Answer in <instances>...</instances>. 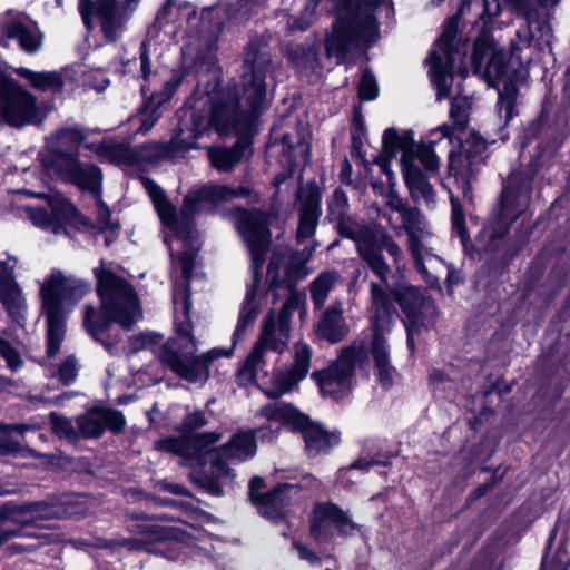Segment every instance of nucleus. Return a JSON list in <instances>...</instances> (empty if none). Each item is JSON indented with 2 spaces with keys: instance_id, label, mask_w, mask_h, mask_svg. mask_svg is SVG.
Wrapping results in <instances>:
<instances>
[{
  "instance_id": "nucleus-1",
  "label": "nucleus",
  "mask_w": 570,
  "mask_h": 570,
  "mask_svg": "<svg viewBox=\"0 0 570 570\" xmlns=\"http://www.w3.org/2000/svg\"><path fill=\"white\" fill-rule=\"evenodd\" d=\"M94 273L97 278V294L101 302V311L87 305L83 326L110 354H115V345L102 340L100 335L114 322L125 330H130L142 317V311L134 287L125 278L105 267H97Z\"/></svg>"
},
{
  "instance_id": "nucleus-2",
  "label": "nucleus",
  "mask_w": 570,
  "mask_h": 570,
  "mask_svg": "<svg viewBox=\"0 0 570 570\" xmlns=\"http://www.w3.org/2000/svg\"><path fill=\"white\" fill-rule=\"evenodd\" d=\"M208 423L202 411L188 413L177 428L178 435L168 436L157 442V448L189 459L191 479L195 483L214 492V434H196L195 431Z\"/></svg>"
},
{
  "instance_id": "nucleus-3",
  "label": "nucleus",
  "mask_w": 570,
  "mask_h": 570,
  "mask_svg": "<svg viewBox=\"0 0 570 570\" xmlns=\"http://www.w3.org/2000/svg\"><path fill=\"white\" fill-rule=\"evenodd\" d=\"M90 291L89 283L57 271L41 285L42 311L47 320V354L55 356L63 341L65 318L70 308Z\"/></svg>"
},
{
  "instance_id": "nucleus-4",
  "label": "nucleus",
  "mask_w": 570,
  "mask_h": 570,
  "mask_svg": "<svg viewBox=\"0 0 570 570\" xmlns=\"http://www.w3.org/2000/svg\"><path fill=\"white\" fill-rule=\"evenodd\" d=\"M257 415L269 422H278L287 431L299 434L304 452L309 459L330 454L342 442L338 429H326L322 422L313 420L289 402L267 403L258 410Z\"/></svg>"
},
{
  "instance_id": "nucleus-5",
  "label": "nucleus",
  "mask_w": 570,
  "mask_h": 570,
  "mask_svg": "<svg viewBox=\"0 0 570 570\" xmlns=\"http://www.w3.org/2000/svg\"><path fill=\"white\" fill-rule=\"evenodd\" d=\"M191 127L188 134L183 128L176 129L168 142H154L147 146L146 156L153 161L168 160L176 163L190 149L199 145L196 140L208 135L214 127V88L210 85L197 86L191 96Z\"/></svg>"
},
{
  "instance_id": "nucleus-6",
  "label": "nucleus",
  "mask_w": 570,
  "mask_h": 570,
  "mask_svg": "<svg viewBox=\"0 0 570 570\" xmlns=\"http://www.w3.org/2000/svg\"><path fill=\"white\" fill-rule=\"evenodd\" d=\"M450 116L453 119L456 145L448 156V174L454 178L463 197H468L472 194V180L489 157L488 142L479 131L469 129V118L465 114L451 109Z\"/></svg>"
},
{
  "instance_id": "nucleus-7",
  "label": "nucleus",
  "mask_w": 570,
  "mask_h": 570,
  "mask_svg": "<svg viewBox=\"0 0 570 570\" xmlns=\"http://www.w3.org/2000/svg\"><path fill=\"white\" fill-rule=\"evenodd\" d=\"M334 220L336 222L335 229L337 234L343 238L355 242L360 258L385 283L391 268L383 256V252L385 250L392 257L394 264H399L403 257V252L393 236L382 227L365 226L356 230L357 223L346 213H337Z\"/></svg>"
},
{
  "instance_id": "nucleus-8",
  "label": "nucleus",
  "mask_w": 570,
  "mask_h": 570,
  "mask_svg": "<svg viewBox=\"0 0 570 570\" xmlns=\"http://www.w3.org/2000/svg\"><path fill=\"white\" fill-rule=\"evenodd\" d=\"M332 23V32L325 37L324 48L327 57L335 56L343 61L352 49L368 50L380 39V23L376 16L360 7H347Z\"/></svg>"
},
{
  "instance_id": "nucleus-9",
  "label": "nucleus",
  "mask_w": 570,
  "mask_h": 570,
  "mask_svg": "<svg viewBox=\"0 0 570 570\" xmlns=\"http://www.w3.org/2000/svg\"><path fill=\"white\" fill-rule=\"evenodd\" d=\"M261 117L253 110L243 109L236 85L223 87V68L216 59V134L223 137L233 135L236 137L235 147L250 148Z\"/></svg>"
},
{
  "instance_id": "nucleus-10",
  "label": "nucleus",
  "mask_w": 570,
  "mask_h": 570,
  "mask_svg": "<svg viewBox=\"0 0 570 570\" xmlns=\"http://www.w3.org/2000/svg\"><path fill=\"white\" fill-rule=\"evenodd\" d=\"M191 302L188 293L181 294V309L183 315L187 321L176 323L177 334L176 340H169L165 343L159 352L158 357L165 366L169 367L174 373L191 383H203L209 377V366L205 358L195 357L193 350H187L184 341H188L195 346L191 336V325L189 322V311Z\"/></svg>"
},
{
  "instance_id": "nucleus-11",
  "label": "nucleus",
  "mask_w": 570,
  "mask_h": 570,
  "mask_svg": "<svg viewBox=\"0 0 570 570\" xmlns=\"http://www.w3.org/2000/svg\"><path fill=\"white\" fill-rule=\"evenodd\" d=\"M272 63L268 43L250 38L244 49L242 96L249 110L263 115L269 107L266 77Z\"/></svg>"
},
{
  "instance_id": "nucleus-12",
  "label": "nucleus",
  "mask_w": 570,
  "mask_h": 570,
  "mask_svg": "<svg viewBox=\"0 0 570 570\" xmlns=\"http://www.w3.org/2000/svg\"><path fill=\"white\" fill-rule=\"evenodd\" d=\"M41 121L38 98L0 70V125L21 129Z\"/></svg>"
},
{
  "instance_id": "nucleus-13",
  "label": "nucleus",
  "mask_w": 570,
  "mask_h": 570,
  "mask_svg": "<svg viewBox=\"0 0 570 570\" xmlns=\"http://www.w3.org/2000/svg\"><path fill=\"white\" fill-rule=\"evenodd\" d=\"M570 355V347L557 336L551 343L543 347L535 363V373L539 381L537 395L549 405H556L566 391L567 362Z\"/></svg>"
},
{
  "instance_id": "nucleus-14",
  "label": "nucleus",
  "mask_w": 570,
  "mask_h": 570,
  "mask_svg": "<svg viewBox=\"0 0 570 570\" xmlns=\"http://www.w3.org/2000/svg\"><path fill=\"white\" fill-rule=\"evenodd\" d=\"M141 0H79L78 10L88 30L94 29V17L99 20L104 37L116 42Z\"/></svg>"
},
{
  "instance_id": "nucleus-15",
  "label": "nucleus",
  "mask_w": 570,
  "mask_h": 570,
  "mask_svg": "<svg viewBox=\"0 0 570 570\" xmlns=\"http://www.w3.org/2000/svg\"><path fill=\"white\" fill-rule=\"evenodd\" d=\"M309 535L320 544H328L336 534L341 538H348L358 529L348 513L333 501L317 502L309 514Z\"/></svg>"
},
{
  "instance_id": "nucleus-16",
  "label": "nucleus",
  "mask_w": 570,
  "mask_h": 570,
  "mask_svg": "<svg viewBox=\"0 0 570 570\" xmlns=\"http://www.w3.org/2000/svg\"><path fill=\"white\" fill-rule=\"evenodd\" d=\"M272 242H258L253 244H247V248L250 255L252 265L254 268L253 272V282L247 287L245 299L240 306L238 320L236 327L233 333L234 345L236 342L244 337L246 330L248 326H252L259 314V306L256 301L257 297V288L261 282V272L259 269L265 263L266 255L269 250Z\"/></svg>"
},
{
  "instance_id": "nucleus-17",
  "label": "nucleus",
  "mask_w": 570,
  "mask_h": 570,
  "mask_svg": "<svg viewBox=\"0 0 570 570\" xmlns=\"http://www.w3.org/2000/svg\"><path fill=\"white\" fill-rule=\"evenodd\" d=\"M390 295L404 314L403 324H435L438 306L431 297L424 295L421 287L400 283Z\"/></svg>"
},
{
  "instance_id": "nucleus-18",
  "label": "nucleus",
  "mask_w": 570,
  "mask_h": 570,
  "mask_svg": "<svg viewBox=\"0 0 570 570\" xmlns=\"http://www.w3.org/2000/svg\"><path fill=\"white\" fill-rule=\"evenodd\" d=\"M18 263L17 256L8 252L0 254V302L9 317L22 325L26 320L27 303L14 275Z\"/></svg>"
},
{
  "instance_id": "nucleus-19",
  "label": "nucleus",
  "mask_w": 570,
  "mask_h": 570,
  "mask_svg": "<svg viewBox=\"0 0 570 570\" xmlns=\"http://www.w3.org/2000/svg\"><path fill=\"white\" fill-rule=\"evenodd\" d=\"M312 348L307 343L298 342L294 344V361L286 370L273 372L271 389L262 391L269 400H277L286 393H289L303 381L311 367Z\"/></svg>"
},
{
  "instance_id": "nucleus-20",
  "label": "nucleus",
  "mask_w": 570,
  "mask_h": 570,
  "mask_svg": "<svg viewBox=\"0 0 570 570\" xmlns=\"http://www.w3.org/2000/svg\"><path fill=\"white\" fill-rule=\"evenodd\" d=\"M57 173L67 181L99 196L102 185L100 168L91 163H83L77 156H65L53 164Z\"/></svg>"
},
{
  "instance_id": "nucleus-21",
  "label": "nucleus",
  "mask_w": 570,
  "mask_h": 570,
  "mask_svg": "<svg viewBox=\"0 0 570 570\" xmlns=\"http://www.w3.org/2000/svg\"><path fill=\"white\" fill-rule=\"evenodd\" d=\"M234 218L237 232L247 244L272 242L269 213L262 208L236 207Z\"/></svg>"
},
{
  "instance_id": "nucleus-22",
  "label": "nucleus",
  "mask_w": 570,
  "mask_h": 570,
  "mask_svg": "<svg viewBox=\"0 0 570 570\" xmlns=\"http://www.w3.org/2000/svg\"><path fill=\"white\" fill-rule=\"evenodd\" d=\"M299 209L296 240L302 243L316 233L320 217L322 215L321 202L322 191L315 181L307 184L305 189L298 194Z\"/></svg>"
},
{
  "instance_id": "nucleus-23",
  "label": "nucleus",
  "mask_w": 570,
  "mask_h": 570,
  "mask_svg": "<svg viewBox=\"0 0 570 570\" xmlns=\"http://www.w3.org/2000/svg\"><path fill=\"white\" fill-rule=\"evenodd\" d=\"M371 297L374 306V315L371 318V346H375V343H381V346L387 345L385 334L390 333L392 317L397 314V311L391 295L375 282L371 284Z\"/></svg>"
},
{
  "instance_id": "nucleus-24",
  "label": "nucleus",
  "mask_w": 570,
  "mask_h": 570,
  "mask_svg": "<svg viewBox=\"0 0 570 570\" xmlns=\"http://www.w3.org/2000/svg\"><path fill=\"white\" fill-rule=\"evenodd\" d=\"M302 490L299 484L279 482L258 499L256 507L259 513L273 521L279 522L286 519V510L292 505L293 497Z\"/></svg>"
},
{
  "instance_id": "nucleus-25",
  "label": "nucleus",
  "mask_w": 570,
  "mask_h": 570,
  "mask_svg": "<svg viewBox=\"0 0 570 570\" xmlns=\"http://www.w3.org/2000/svg\"><path fill=\"white\" fill-rule=\"evenodd\" d=\"M79 436L99 438L106 429L119 433L126 425V419L121 412L109 409L88 411L76 420Z\"/></svg>"
},
{
  "instance_id": "nucleus-26",
  "label": "nucleus",
  "mask_w": 570,
  "mask_h": 570,
  "mask_svg": "<svg viewBox=\"0 0 570 570\" xmlns=\"http://www.w3.org/2000/svg\"><path fill=\"white\" fill-rule=\"evenodd\" d=\"M257 449V430L247 429L233 433L225 444L216 446V452L233 463H242L253 459Z\"/></svg>"
},
{
  "instance_id": "nucleus-27",
  "label": "nucleus",
  "mask_w": 570,
  "mask_h": 570,
  "mask_svg": "<svg viewBox=\"0 0 570 570\" xmlns=\"http://www.w3.org/2000/svg\"><path fill=\"white\" fill-rule=\"evenodd\" d=\"M178 226H180V223ZM178 228L185 233V236L179 237L176 232H173V239L165 237V242L169 247L171 257L175 256L173 243L176 242L180 244L183 250L177 255V259L180 265L183 276L186 278V281H189L195 266L196 253L199 248V243L193 225H190L188 222H183L181 227Z\"/></svg>"
},
{
  "instance_id": "nucleus-28",
  "label": "nucleus",
  "mask_w": 570,
  "mask_h": 570,
  "mask_svg": "<svg viewBox=\"0 0 570 570\" xmlns=\"http://www.w3.org/2000/svg\"><path fill=\"white\" fill-rule=\"evenodd\" d=\"M88 131L78 125L58 129L48 140L53 156L52 163H58L65 156H77L79 146L87 139Z\"/></svg>"
},
{
  "instance_id": "nucleus-29",
  "label": "nucleus",
  "mask_w": 570,
  "mask_h": 570,
  "mask_svg": "<svg viewBox=\"0 0 570 570\" xmlns=\"http://www.w3.org/2000/svg\"><path fill=\"white\" fill-rule=\"evenodd\" d=\"M544 273H546V263L543 261V258L539 257V256H535L529 264L525 273H524V277H523V297L522 299L519 302V304H517L515 306L512 307V309L509 312L507 309V313L508 315L502 320V325L503 326H515L519 321H520V315L522 313V309H523V302L525 299V296L532 292L537 285L541 282V279L543 278L544 276ZM508 304L507 303H503L502 305H500V312H503L505 311Z\"/></svg>"
},
{
  "instance_id": "nucleus-30",
  "label": "nucleus",
  "mask_w": 570,
  "mask_h": 570,
  "mask_svg": "<svg viewBox=\"0 0 570 570\" xmlns=\"http://www.w3.org/2000/svg\"><path fill=\"white\" fill-rule=\"evenodd\" d=\"M521 248L522 246L517 243L510 244L503 248L502 253L489 258L476 273L479 282L484 283L487 287L499 283L509 268L508 265L519 255Z\"/></svg>"
},
{
  "instance_id": "nucleus-31",
  "label": "nucleus",
  "mask_w": 570,
  "mask_h": 570,
  "mask_svg": "<svg viewBox=\"0 0 570 570\" xmlns=\"http://www.w3.org/2000/svg\"><path fill=\"white\" fill-rule=\"evenodd\" d=\"M348 331L342 308L333 305L322 313L315 327L316 335L331 344L342 342L348 334Z\"/></svg>"
},
{
  "instance_id": "nucleus-32",
  "label": "nucleus",
  "mask_w": 570,
  "mask_h": 570,
  "mask_svg": "<svg viewBox=\"0 0 570 570\" xmlns=\"http://www.w3.org/2000/svg\"><path fill=\"white\" fill-rule=\"evenodd\" d=\"M415 157L401 155V167L405 186L412 197L420 194L425 202L433 200L435 193L429 177L414 163Z\"/></svg>"
},
{
  "instance_id": "nucleus-33",
  "label": "nucleus",
  "mask_w": 570,
  "mask_h": 570,
  "mask_svg": "<svg viewBox=\"0 0 570 570\" xmlns=\"http://www.w3.org/2000/svg\"><path fill=\"white\" fill-rule=\"evenodd\" d=\"M214 208V186L209 184L195 186L184 198L178 223L188 222L195 214L210 212Z\"/></svg>"
},
{
  "instance_id": "nucleus-34",
  "label": "nucleus",
  "mask_w": 570,
  "mask_h": 570,
  "mask_svg": "<svg viewBox=\"0 0 570 570\" xmlns=\"http://www.w3.org/2000/svg\"><path fill=\"white\" fill-rule=\"evenodd\" d=\"M20 193L27 196L42 198L47 202L53 222L60 227V234L66 232V224L72 222L78 214L77 208L61 193L50 191L42 194L29 189H23Z\"/></svg>"
},
{
  "instance_id": "nucleus-35",
  "label": "nucleus",
  "mask_w": 570,
  "mask_h": 570,
  "mask_svg": "<svg viewBox=\"0 0 570 570\" xmlns=\"http://www.w3.org/2000/svg\"><path fill=\"white\" fill-rule=\"evenodd\" d=\"M415 140L413 130H405L401 135L394 127H389L382 135L381 153L376 157H384L385 161L394 159L397 151L402 155L406 154L409 157H415Z\"/></svg>"
},
{
  "instance_id": "nucleus-36",
  "label": "nucleus",
  "mask_w": 570,
  "mask_h": 570,
  "mask_svg": "<svg viewBox=\"0 0 570 570\" xmlns=\"http://www.w3.org/2000/svg\"><path fill=\"white\" fill-rule=\"evenodd\" d=\"M311 379L316 383L324 397H331L336 402L342 401L346 396L345 387L351 380L348 376L335 375L332 365L314 371L311 374Z\"/></svg>"
},
{
  "instance_id": "nucleus-37",
  "label": "nucleus",
  "mask_w": 570,
  "mask_h": 570,
  "mask_svg": "<svg viewBox=\"0 0 570 570\" xmlns=\"http://www.w3.org/2000/svg\"><path fill=\"white\" fill-rule=\"evenodd\" d=\"M144 186L148 191L158 216L164 225L168 226L171 232H176L179 237H184L185 233L178 228L176 209L167 199L164 190L154 180L144 179Z\"/></svg>"
},
{
  "instance_id": "nucleus-38",
  "label": "nucleus",
  "mask_w": 570,
  "mask_h": 570,
  "mask_svg": "<svg viewBox=\"0 0 570 570\" xmlns=\"http://www.w3.org/2000/svg\"><path fill=\"white\" fill-rule=\"evenodd\" d=\"M512 391V385L509 384L502 376L492 380L490 374L484 382L483 391L481 394L482 405L480 415H491L494 410L499 407L503 397Z\"/></svg>"
},
{
  "instance_id": "nucleus-39",
  "label": "nucleus",
  "mask_w": 570,
  "mask_h": 570,
  "mask_svg": "<svg viewBox=\"0 0 570 570\" xmlns=\"http://www.w3.org/2000/svg\"><path fill=\"white\" fill-rule=\"evenodd\" d=\"M14 71L36 90L60 92L63 88V78L58 71H35L24 67Z\"/></svg>"
},
{
  "instance_id": "nucleus-40",
  "label": "nucleus",
  "mask_w": 570,
  "mask_h": 570,
  "mask_svg": "<svg viewBox=\"0 0 570 570\" xmlns=\"http://www.w3.org/2000/svg\"><path fill=\"white\" fill-rule=\"evenodd\" d=\"M7 35L10 39H16L20 48L28 52L35 53L41 46V35L38 28L32 23L22 21L11 22L7 28Z\"/></svg>"
},
{
  "instance_id": "nucleus-41",
  "label": "nucleus",
  "mask_w": 570,
  "mask_h": 570,
  "mask_svg": "<svg viewBox=\"0 0 570 570\" xmlns=\"http://www.w3.org/2000/svg\"><path fill=\"white\" fill-rule=\"evenodd\" d=\"M371 355L374 362L375 377L377 383L385 390L393 386V374L396 372L395 367L391 364L389 345L371 346Z\"/></svg>"
},
{
  "instance_id": "nucleus-42",
  "label": "nucleus",
  "mask_w": 570,
  "mask_h": 570,
  "mask_svg": "<svg viewBox=\"0 0 570 570\" xmlns=\"http://www.w3.org/2000/svg\"><path fill=\"white\" fill-rule=\"evenodd\" d=\"M366 138V125L362 114L361 106H353L352 121H351V156L358 159L364 166H367V160L363 151V140Z\"/></svg>"
},
{
  "instance_id": "nucleus-43",
  "label": "nucleus",
  "mask_w": 570,
  "mask_h": 570,
  "mask_svg": "<svg viewBox=\"0 0 570 570\" xmlns=\"http://www.w3.org/2000/svg\"><path fill=\"white\" fill-rule=\"evenodd\" d=\"M510 56L502 49L495 48L489 57L485 66H483V76L490 87L498 88L497 80H501L508 76Z\"/></svg>"
},
{
  "instance_id": "nucleus-44",
  "label": "nucleus",
  "mask_w": 570,
  "mask_h": 570,
  "mask_svg": "<svg viewBox=\"0 0 570 570\" xmlns=\"http://www.w3.org/2000/svg\"><path fill=\"white\" fill-rule=\"evenodd\" d=\"M262 332L253 348H258L259 357L264 360L265 351L282 353L283 347L276 336V322L273 311H269L263 320Z\"/></svg>"
},
{
  "instance_id": "nucleus-45",
  "label": "nucleus",
  "mask_w": 570,
  "mask_h": 570,
  "mask_svg": "<svg viewBox=\"0 0 570 570\" xmlns=\"http://www.w3.org/2000/svg\"><path fill=\"white\" fill-rule=\"evenodd\" d=\"M195 13L196 11L189 2L177 3L175 0H166L157 12L155 26L163 29L174 22L177 17L186 16L189 19Z\"/></svg>"
},
{
  "instance_id": "nucleus-46",
  "label": "nucleus",
  "mask_w": 570,
  "mask_h": 570,
  "mask_svg": "<svg viewBox=\"0 0 570 570\" xmlns=\"http://www.w3.org/2000/svg\"><path fill=\"white\" fill-rule=\"evenodd\" d=\"M312 249L306 254L303 252H294L289 257V262L284 271V287H295L296 283L306 276L305 266L312 255Z\"/></svg>"
},
{
  "instance_id": "nucleus-47",
  "label": "nucleus",
  "mask_w": 570,
  "mask_h": 570,
  "mask_svg": "<svg viewBox=\"0 0 570 570\" xmlns=\"http://www.w3.org/2000/svg\"><path fill=\"white\" fill-rule=\"evenodd\" d=\"M129 532L148 541V547L156 541H164L173 537V529L142 520L128 527Z\"/></svg>"
},
{
  "instance_id": "nucleus-48",
  "label": "nucleus",
  "mask_w": 570,
  "mask_h": 570,
  "mask_svg": "<svg viewBox=\"0 0 570 570\" xmlns=\"http://www.w3.org/2000/svg\"><path fill=\"white\" fill-rule=\"evenodd\" d=\"M248 150L249 154H253V147L250 148H242L235 147L234 144L229 148L219 147L216 145V154H215V167L218 171H230L236 164H238L245 151Z\"/></svg>"
},
{
  "instance_id": "nucleus-49",
  "label": "nucleus",
  "mask_w": 570,
  "mask_h": 570,
  "mask_svg": "<svg viewBox=\"0 0 570 570\" xmlns=\"http://www.w3.org/2000/svg\"><path fill=\"white\" fill-rule=\"evenodd\" d=\"M495 48L497 45L491 35L482 32L475 38L471 53V66L474 73L481 72L485 57L489 52L491 55Z\"/></svg>"
},
{
  "instance_id": "nucleus-50",
  "label": "nucleus",
  "mask_w": 570,
  "mask_h": 570,
  "mask_svg": "<svg viewBox=\"0 0 570 570\" xmlns=\"http://www.w3.org/2000/svg\"><path fill=\"white\" fill-rule=\"evenodd\" d=\"M521 195L508 189L503 186L500 199H499V217L500 219H508L510 223H514L519 216V200Z\"/></svg>"
},
{
  "instance_id": "nucleus-51",
  "label": "nucleus",
  "mask_w": 570,
  "mask_h": 570,
  "mask_svg": "<svg viewBox=\"0 0 570 570\" xmlns=\"http://www.w3.org/2000/svg\"><path fill=\"white\" fill-rule=\"evenodd\" d=\"M258 348H252L244 364L237 371V381L239 385L257 384V367L265 361L259 357Z\"/></svg>"
},
{
  "instance_id": "nucleus-52",
  "label": "nucleus",
  "mask_w": 570,
  "mask_h": 570,
  "mask_svg": "<svg viewBox=\"0 0 570 570\" xmlns=\"http://www.w3.org/2000/svg\"><path fill=\"white\" fill-rule=\"evenodd\" d=\"M282 261L283 257L281 255H278L277 253H273L267 264V287L268 291L272 293L273 304H275L279 298L277 291L284 288V277H281Z\"/></svg>"
},
{
  "instance_id": "nucleus-53",
  "label": "nucleus",
  "mask_w": 570,
  "mask_h": 570,
  "mask_svg": "<svg viewBox=\"0 0 570 570\" xmlns=\"http://www.w3.org/2000/svg\"><path fill=\"white\" fill-rule=\"evenodd\" d=\"M451 226L456 233L463 246L470 242V234L465 223V212L459 198L451 196Z\"/></svg>"
},
{
  "instance_id": "nucleus-54",
  "label": "nucleus",
  "mask_w": 570,
  "mask_h": 570,
  "mask_svg": "<svg viewBox=\"0 0 570 570\" xmlns=\"http://www.w3.org/2000/svg\"><path fill=\"white\" fill-rule=\"evenodd\" d=\"M336 281V273L322 272L311 283V295L315 304L323 303Z\"/></svg>"
},
{
  "instance_id": "nucleus-55",
  "label": "nucleus",
  "mask_w": 570,
  "mask_h": 570,
  "mask_svg": "<svg viewBox=\"0 0 570 570\" xmlns=\"http://www.w3.org/2000/svg\"><path fill=\"white\" fill-rule=\"evenodd\" d=\"M95 546L102 549H116L119 547H125L129 551H151L148 548V541H145L140 538H115V539H96Z\"/></svg>"
},
{
  "instance_id": "nucleus-56",
  "label": "nucleus",
  "mask_w": 570,
  "mask_h": 570,
  "mask_svg": "<svg viewBox=\"0 0 570 570\" xmlns=\"http://www.w3.org/2000/svg\"><path fill=\"white\" fill-rule=\"evenodd\" d=\"M253 196L252 203L258 202L259 195L248 186L230 187L216 184L215 198L216 205L220 202H228L234 198H245Z\"/></svg>"
},
{
  "instance_id": "nucleus-57",
  "label": "nucleus",
  "mask_w": 570,
  "mask_h": 570,
  "mask_svg": "<svg viewBox=\"0 0 570 570\" xmlns=\"http://www.w3.org/2000/svg\"><path fill=\"white\" fill-rule=\"evenodd\" d=\"M160 106L150 98L145 102L139 116L134 119L139 124L138 132L146 134L155 126L160 118Z\"/></svg>"
},
{
  "instance_id": "nucleus-58",
  "label": "nucleus",
  "mask_w": 570,
  "mask_h": 570,
  "mask_svg": "<svg viewBox=\"0 0 570 570\" xmlns=\"http://www.w3.org/2000/svg\"><path fill=\"white\" fill-rule=\"evenodd\" d=\"M23 210L33 225L50 230L56 235H60V227L57 226L51 214H49L46 208L24 206Z\"/></svg>"
},
{
  "instance_id": "nucleus-59",
  "label": "nucleus",
  "mask_w": 570,
  "mask_h": 570,
  "mask_svg": "<svg viewBox=\"0 0 570 570\" xmlns=\"http://www.w3.org/2000/svg\"><path fill=\"white\" fill-rule=\"evenodd\" d=\"M357 351L353 346L345 347L341 356L337 361L331 363L334 367L335 375L337 376H348L352 379L354 371H355V364L357 361Z\"/></svg>"
},
{
  "instance_id": "nucleus-60",
  "label": "nucleus",
  "mask_w": 570,
  "mask_h": 570,
  "mask_svg": "<svg viewBox=\"0 0 570 570\" xmlns=\"http://www.w3.org/2000/svg\"><path fill=\"white\" fill-rule=\"evenodd\" d=\"M19 513L32 515V520H47L56 517L55 507L46 501H37L23 504L17 510ZM33 521L23 522L24 525L31 524Z\"/></svg>"
},
{
  "instance_id": "nucleus-61",
  "label": "nucleus",
  "mask_w": 570,
  "mask_h": 570,
  "mask_svg": "<svg viewBox=\"0 0 570 570\" xmlns=\"http://www.w3.org/2000/svg\"><path fill=\"white\" fill-rule=\"evenodd\" d=\"M534 180V174L525 170H515L511 173L509 181L504 187L523 196L530 195L532 191V185Z\"/></svg>"
},
{
  "instance_id": "nucleus-62",
  "label": "nucleus",
  "mask_w": 570,
  "mask_h": 570,
  "mask_svg": "<svg viewBox=\"0 0 570 570\" xmlns=\"http://www.w3.org/2000/svg\"><path fill=\"white\" fill-rule=\"evenodd\" d=\"M380 88L375 76L366 68L357 86V96L361 101H373L379 97Z\"/></svg>"
},
{
  "instance_id": "nucleus-63",
  "label": "nucleus",
  "mask_w": 570,
  "mask_h": 570,
  "mask_svg": "<svg viewBox=\"0 0 570 570\" xmlns=\"http://www.w3.org/2000/svg\"><path fill=\"white\" fill-rule=\"evenodd\" d=\"M183 80L184 72L181 70H173L169 80L164 83L160 91L151 95L150 99L155 100L157 105H164L173 98Z\"/></svg>"
},
{
  "instance_id": "nucleus-64",
  "label": "nucleus",
  "mask_w": 570,
  "mask_h": 570,
  "mask_svg": "<svg viewBox=\"0 0 570 570\" xmlns=\"http://www.w3.org/2000/svg\"><path fill=\"white\" fill-rule=\"evenodd\" d=\"M49 419L52 430L58 436L70 441H75L79 438L78 428L76 429L69 419L53 412L50 413Z\"/></svg>"
}]
</instances>
